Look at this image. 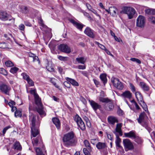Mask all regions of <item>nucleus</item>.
I'll use <instances>...</instances> for the list:
<instances>
[{"instance_id": "nucleus-1", "label": "nucleus", "mask_w": 155, "mask_h": 155, "mask_svg": "<svg viewBox=\"0 0 155 155\" xmlns=\"http://www.w3.org/2000/svg\"><path fill=\"white\" fill-rule=\"evenodd\" d=\"M63 144L66 147L73 146L77 142L76 137L73 131L64 134L62 137Z\"/></svg>"}, {"instance_id": "nucleus-2", "label": "nucleus", "mask_w": 155, "mask_h": 155, "mask_svg": "<svg viewBox=\"0 0 155 155\" xmlns=\"http://www.w3.org/2000/svg\"><path fill=\"white\" fill-rule=\"evenodd\" d=\"M100 101L102 103H105L104 108L108 111L112 110L114 108L113 101L107 97H104L100 96L99 98Z\"/></svg>"}, {"instance_id": "nucleus-3", "label": "nucleus", "mask_w": 155, "mask_h": 155, "mask_svg": "<svg viewBox=\"0 0 155 155\" xmlns=\"http://www.w3.org/2000/svg\"><path fill=\"white\" fill-rule=\"evenodd\" d=\"M34 97L35 103L38 106V107L36 108L37 111L41 116L43 117L45 116L46 114L44 110L43 105L38 95L35 96Z\"/></svg>"}, {"instance_id": "nucleus-4", "label": "nucleus", "mask_w": 155, "mask_h": 155, "mask_svg": "<svg viewBox=\"0 0 155 155\" xmlns=\"http://www.w3.org/2000/svg\"><path fill=\"white\" fill-rule=\"evenodd\" d=\"M121 13L126 14L127 15L129 19H132L136 13L135 9L130 7L124 6L123 7Z\"/></svg>"}, {"instance_id": "nucleus-5", "label": "nucleus", "mask_w": 155, "mask_h": 155, "mask_svg": "<svg viewBox=\"0 0 155 155\" xmlns=\"http://www.w3.org/2000/svg\"><path fill=\"white\" fill-rule=\"evenodd\" d=\"M146 117L145 113L144 112L141 113L139 115L138 119H137L138 122L143 126L147 128V123L145 120V118Z\"/></svg>"}, {"instance_id": "nucleus-6", "label": "nucleus", "mask_w": 155, "mask_h": 155, "mask_svg": "<svg viewBox=\"0 0 155 155\" xmlns=\"http://www.w3.org/2000/svg\"><path fill=\"white\" fill-rule=\"evenodd\" d=\"M146 21L145 17L141 15H140L136 20V25L140 28H143L145 25Z\"/></svg>"}, {"instance_id": "nucleus-7", "label": "nucleus", "mask_w": 155, "mask_h": 155, "mask_svg": "<svg viewBox=\"0 0 155 155\" xmlns=\"http://www.w3.org/2000/svg\"><path fill=\"white\" fill-rule=\"evenodd\" d=\"M123 142L125 150L126 151H127L128 150H132L134 149V145L129 139H124L123 140Z\"/></svg>"}, {"instance_id": "nucleus-8", "label": "nucleus", "mask_w": 155, "mask_h": 155, "mask_svg": "<svg viewBox=\"0 0 155 155\" xmlns=\"http://www.w3.org/2000/svg\"><path fill=\"white\" fill-rule=\"evenodd\" d=\"M111 81L113 84L114 86L117 89L119 90H122L123 89L124 87L123 85L117 78H111Z\"/></svg>"}, {"instance_id": "nucleus-9", "label": "nucleus", "mask_w": 155, "mask_h": 155, "mask_svg": "<svg viewBox=\"0 0 155 155\" xmlns=\"http://www.w3.org/2000/svg\"><path fill=\"white\" fill-rule=\"evenodd\" d=\"M74 121L76 122L78 125L82 130H84L85 129V124L81 118L77 114L74 118Z\"/></svg>"}, {"instance_id": "nucleus-10", "label": "nucleus", "mask_w": 155, "mask_h": 155, "mask_svg": "<svg viewBox=\"0 0 155 155\" xmlns=\"http://www.w3.org/2000/svg\"><path fill=\"white\" fill-rule=\"evenodd\" d=\"M0 19L3 21L8 20L9 21H11L12 23L14 22V19L10 18L9 15L4 12L0 11Z\"/></svg>"}, {"instance_id": "nucleus-11", "label": "nucleus", "mask_w": 155, "mask_h": 155, "mask_svg": "<svg viewBox=\"0 0 155 155\" xmlns=\"http://www.w3.org/2000/svg\"><path fill=\"white\" fill-rule=\"evenodd\" d=\"M11 88L9 86L6 84H3L0 85V90L2 92L8 95Z\"/></svg>"}, {"instance_id": "nucleus-12", "label": "nucleus", "mask_w": 155, "mask_h": 155, "mask_svg": "<svg viewBox=\"0 0 155 155\" xmlns=\"http://www.w3.org/2000/svg\"><path fill=\"white\" fill-rule=\"evenodd\" d=\"M32 143L34 146H37L42 147V149H44V146L43 144L42 141L41 140L40 137H38L35 139H33L32 140Z\"/></svg>"}, {"instance_id": "nucleus-13", "label": "nucleus", "mask_w": 155, "mask_h": 155, "mask_svg": "<svg viewBox=\"0 0 155 155\" xmlns=\"http://www.w3.org/2000/svg\"><path fill=\"white\" fill-rule=\"evenodd\" d=\"M40 123L38 122L37 124V126L31 127V138L36 137L39 134V132L38 129V127H39Z\"/></svg>"}, {"instance_id": "nucleus-14", "label": "nucleus", "mask_w": 155, "mask_h": 155, "mask_svg": "<svg viewBox=\"0 0 155 155\" xmlns=\"http://www.w3.org/2000/svg\"><path fill=\"white\" fill-rule=\"evenodd\" d=\"M58 49L61 51L67 53H69L71 52L70 47L65 44L60 45L58 47Z\"/></svg>"}, {"instance_id": "nucleus-15", "label": "nucleus", "mask_w": 155, "mask_h": 155, "mask_svg": "<svg viewBox=\"0 0 155 155\" xmlns=\"http://www.w3.org/2000/svg\"><path fill=\"white\" fill-rule=\"evenodd\" d=\"M70 21L71 23L76 28L81 31H82L83 27L85 26L82 23L78 22L72 19H71L70 20Z\"/></svg>"}, {"instance_id": "nucleus-16", "label": "nucleus", "mask_w": 155, "mask_h": 155, "mask_svg": "<svg viewBox=\"0 0 155 155\" xmlns=\"http://www.w3.org/2000/svg\"><path fill=\"white\" fill-rule=\"evenodd\" d=\"M84 33L88 36L91 38L95 37L94 31L89 27H87L84 31Z\"/></svg>"}, {"instance_id": "nucleus-17", "label": "nucleus", "mask_w": 155, "mask_h": 155, "mask_svg": "<svg viewBox=\"0 0 155 155\" xmlns=\"http://www.w3.org/2000/svg\"><path fill=\"white\" fill-rule=\"evenodd\" d=\"M123 124L122 123L117 124H116L115 131L113 133L116 135H117V133H118L119 136H122L123 135L122 132L121 130V127Z\"/></svg>"}, {"instance_id": "nucleus-18", "label": "nucleus", "mask_w": 155, "mask_h": 155, "mask_svg": "<svg viewBox=\"0 0 155 155\" xmlns=\"http://www.w3.org/2000/svg\"><path fill=\"white\" fill-rule=\"evenodd\" d=\"M29 120L32 124L31 127L36 126L37 119L35 115L32 113H30L29 115Z\"/></svg>"}, {"instance_id": "nucleus-19", "label": "nucleus", "mask_w": 155, "mask_h": 155, "mask_svg": "<svg viewBox=\"0 0 155 155\" xmlns=\"http://www.w3.org/2000/svg\"><path fill=\"white\" fill-rule=\"evenodd\" d=\"M107 121L109 124L114 125L115 123H118V120L117 117L111 116L108 117Z\"/></svg>"}, {"instance_id": "nucleus-20", "label": "nucleus", "mask_w": 155, "mask_h": 155, "mask_svg": "<svg viewBox=\"0 0 155 155\" xmlns=\"http://www.w3.org/2000/svg\"><path fill=\"white\" fill-rule=\"evenodd\" d=\"M89 101L91 106L94 110L96 111L97 110L100 109L101 108V105L94 101L90 100Z\"/></svg>"}, {"instance_id": "nucleus-21", "label": "nucleus", "mask_w": 155, "mask_h": 155, "mask_svg": "<svg viewBox=\"0 0 155 155\" xmlns=\"http://www.w3.org/2000/svg\"><path fill=\"white\" fill-rule=\"evenodd\" d=\"M139 85L140 87L144 91H148L149 90V86L145 82H140L139 83Z\"/></svg>"}, {"instance_id": "nucleus-22", "label": "nucleus", "mask_w": 155, "mask_h": 155, "mask_svg": "<svg viewBox=\"0 0 155 155\" xmlns=\"http://www.w3.org/2000/svg\"><path fill=\"white\" fill-rule=\"evenodd\" d=\"M121 95L123 97L130 99L132 97V93L129 91H125Z\"/></svg>"}, {"instance_id": "nucleus-23", "label": "nucleus", "mask_w": 155, "mask_h": 155, "mask_svg": "<svg viewBox=\"0 0 155 155\" xmlns=\"http://www.w3.org/2000/svg\"><path fill=\"white\" fill-rule=\"evenodd\" d=\"M110 14L113 16H115L117 14L118 11L117 8L114 7H111L110 8Z\"/></svg>"}, {"instance_id": "nucleus-24", "label": "nucleus", "mask_w": 155, "mask_h": 155, "mask_svg": "<svg viewBox=\"0 0 155 155\" xmlns=\"http://www.w3.org/2000/svg\"><path fill=\"white\" fill-rule=\"evenodd\" d=\"M124 135L126 137H129L134 139L136 135L134 132L133 131H130L128 133H124Z\"/></svg>"}, {"instance_id": "nucleus-25", "label": "nucleus", "mask_w": 155, "mask_h": 155, "mask_svg": "<svg viewBox=\"0 0 155 155\" xmlns=\"http://www.w3.org/2000/svg\"><path fill=\"white\" fill-rule=\"evenodd\" d=\"M97 148L99 150L103 149L107 147L105 143L101 142H98L96 144Z\"/></svg>"}, {"instance_id": "nucleus-26", "label": "nucleus", "mask_w": 155, "mask_h": 155, "mask_svg": "<svg viewBox=\"0 0 155 155\" xmlns=\"http://www.w3.org/2000/svg\"><path fill=\"white\" fill-rule=\"evenodd\" d=\"M66 80L67 81L69 82V83L73 85L76 86H79V84L78 82L73 79L69 78H66Z\"/></svg>"}, {"instance_id": "nucleus-27", "label": "nucleus", "mask_w": 155, "mask_h": 155, "mask_svg": "<svg viewBox=\"0 0 155 155\" xmlns=\"http://www.w3.org/2000/svg\"><path fill=\"white\" fill-rule=\"evenodd\" d=\"M76 60L78 63L84 64L86 61V59L84 57H82L76 58Z\"/></svg>"}, {"instance_id": "nucleus-28", "label": "nucleus", "mask_w": 155, "mask_h": 155, "mask_svg": "<svg viewBox=\"0 0 155 155\" xmlns=\"http://www.w3.org/2000/svg\"><path fill=\"white\" fill-rule=\"evenodd\" d=\"M13 149L17 150H20L21 147L19 142L18 141L15 142L13 144Z\"/></svg>"}, {"instance_id": "nucleus-29", "label": "nucleus", "mask_w": 155, "mask_h": 155, "mask_svg": "<svg viewBox=\"0 0 155 155\" xmlns=\"http://www.w3.org/2000/svg\"><path fill=\"white\" fill-rule=\"evenodd\" d=\"M53 123L55 125L57 129L60 128V124L59 120L56 118H54L52 119Z\"/></svg>"}, {"instance_id": "nucleus-30", "label": "nucleus", "mask_w": 155, "mask_h": 155, "mask_svg": "<svg viewBox=\"0 0 155 155\" xmlns=\"http://www.w3.org/2000/svg\"><path fill=\"white\" fill-rule=\"evenodd\" d=\"M135 95L136 98L139 102L143 100V98L142 95L140 92L138 91L135 92Z\"/></svg>"}, {"instance_id": "nucleus-31", "label": "nucleus", "mask_w": 155, "mask_h": 155, "mask_svg": "<svg viewBox=\"0 0 155 155\" xmlns=\"http://www.w3.org/2000/svg\"><path fill=\"white\" fill-rule=\"evenodd\" d=\"M100 78L104 85H105L107 81L106 74H101L100 75Z\"/></svg>"}, {"instance_id": "nucleus-32", "label": "nucleus", "mask_w": 155, "mask_h": 155, "mask_svg": "<svg viewBox=\"0 0 155 155\" xmlns=\"http://www.w3.org/2000/svg\"><path fill=\"white\" fill-rule=\"evenodd\" d=\"M116 139L115 141L116 145L117 147L119 148L121 147V146L120 145V144L121 142V139L119 138L118 135H116Z\"/></svg>"}, {"instance_id": "nucleus-33", "label": "nucleus", "mask_w": 155, "mask_h": 155, "mask_svg": "<svg viewBox=\"0 0 155 155\" xmlns=\"http://www.w3.org/2000/svg\"><path fill=\"white\" fill-rule=\"evenodd\" d=\"M139 103L141 105L143 108L144 110L145 111H148L147 105L145 104V103L144 102L143 100L142 101H140V102H139Z\"/></svg>"}, {"instance_id": "nucleus-34", "label": "nucleus", "mask_w": 155, "mask_h": 155, "mask_svg": "<svg viewBox=\"0 0 155 155\" xmlns=\"http://www.w3.org/2000/svg\"><path fill=\"white\" fill-rule=\"evenodd\" d=\"M35 151L36 155H45L40 147L36 148H35Z\"/></svg>"}, {"instance_id": "nucleus-35", "label": "nucleus", "mask_w": 155, "mask_h": 155, "mask_svg": "<svg viewBox=\"0 0 155 155\" xmlns=\"http://www.w3.org/2000/svg\"><path fill=\"white\" fill-rule=\"evenodd\" d=\"M84 144L85 147L89 151H91V148L89 143L88 141L85 140L84 141Z\"/></svg>"}, {"instance_id": "nucleus-36", "label": "nucleus", "mask_w": 155, "mask_h": 155, "mask_svg": "<svg viewBox=\"0 0 155 155\" xmlns=\"http://www.w3.org/2000/svg\"><path fill=\"white\" fill-rule=\"evenodd\" d=\"M21 11L22 13L25 14L27 13L28 12V8L25 6H22L21 8Z\"/></svg>"}, {"instance_id": "nucleus-37", "label": "nucleus", "mask_w": 155, "mask_h": 155, "mask_svg": "<svg viewBox=\"0 0 155 155\" xmlns=\"http://www.w3.org/2000/svg\"><path fill=\"white\" fill-rule=\"evenodd\" d=\"M6 66L8 67H12L14 66L13 63L10 61H8L5 62Z\"/></svg>"}, {"instance_id": "nucleus-38", "label": "nucleus", "mask_w": 155, "mask_h": 155, "mask_svg": "<svg viewBox=\"0 0 155 155\" xmlns=\"http://www.w3.org/2000/svg\"><path fill=\"white\" fill-rule=\"evenodd\" d=\"M19 69L16 67H14L11 68L10 70V71L12 74H14L16 73L18 71Z\"/></svg>"}, {"instance_id": "nucleus-39", "label": "nucleus", "mask_w": 155, "mask_h": 155, "mask_svg": "<svg viewBox=\"0 0 155 155\" xmlns=\"http://www.w3.org/2000/svg\"><path fill=\"white\" fill-rule=\"evenodd\" d=\"M21 113L19 110H16L15 112V116L17 117H21Z\"/></svg>"}, {"instance_id": "nucleus-40", "label": "nucleus", "mask_w": 155, "mask_h": 155, "mask_svg": "<svg viewBox=\"0 0 155 155\" xmlns=\"http://www.w3.org/2000/svg\"><path fill=\"white\" fill-rule=\"evenodd\" d=\"M148 21L153 24H155V17L150 16L148 18Z\"/></svg>"}, {"instance_id": "nucleus-41", "label": "nucleus", "mask_w": 155, "mask_h": 155, "mask_svg": "<svg viewBox=\"0 0 155 155\" xmlns=\"http://www.w3.org/2000/svg\"><path fill=\"white\" fill-rule=\"evenodd\" d=\"M134 141L138 143H140L142 142V140L139 137L136 135L134 138L133 139Z\"/></svg>"}, {"instance_id": "nucleus-42", "label": "nucleus", "mask_w": 155, "mask_h": 155, "mask_svg": "<svg viewBox=\"0 0 155 155\" xmlns=\"http://www.w3.org/2000/svg\"><path fill=\"white\" fill-rule=\"evenodd\" d=\"M0 73L5 76H6L8 74V73L6 70L2 68H0Z\"/></svg>"}, {"instance_id": "nucleus-43", "label": "nucleus", "mask_w": 155, "mask_h": 155, "mask_svg": "<svg viewBox=\"0 0 155 155\" xmlns=\"http://www.w3.org/2000/svg\"><path fill=\"white\" fill-rule=\"evenodd\" d=\"M21 75L22 76L23 78L26 81H28V80L30 78L29 76L25 73H22Z\"/></svg>"}, {"instance_id": "nucleus-44", "label": "nucleus", "mask_w": 155, "mask_h": 155, "mask_svg": "<svg viewBox=\"0 0 155 155\" xmlns=\"http://www.w3.org/2000/svg\"><path fill=\"white\" fill-rule=\"evenodd\" d=\"M145 12L146 14L148 15H152V8H148L145 9Z\"/></svg>"}, {"instance_id": "nucleus-45", "label": "nucleus", "mask_w": 155, "mask_h": 155, "mask_svg": "<svg viewBox=\"0 0 155 155\" xmlns=\"http://www.w3.org/2000/svg\"><path fill=\"white\" fill-rule=\"evenodd\" d=\"M94 43L95 44L98 45V47L100 48H101V49L104 50L106 48L105 47L104 45H103L101 44H100L99 42H98L97 41H95L94 42Z\"/></svg>"}, {"instance_id": "nucleus-46", "label": "nucleus", "mask_w": 155, "mask_h": 155, "mask_svg": "<svg viewBox=\"0 0 155 155\" xmlns=\"http://www.w3.org/2000/svg\"><path fill=\"white\" fill-rule=\"evenodd\" d=\"M130 60L132 61L135 62L139 64H140L141 63V61L137 58H130Z\"/></svg>"}, {"instance_id": "nucleus-47", "label": "nucleus", "mask_w": 155, "mask_h": 155, "mask_svg": "<svg viewBox=\"0 0 155 155\" xmlns=\"http://www.w3.org/2000/svg\"><path fill=\"white\" fill-rule=\"evenodd\" d=\"M106 134L107 135V138L110 140H112L113 139V135L112 134H109L108 132H106Z\"/></svg>"}, {"instance_id": "nucleus-48", "label": "nucleus", "mask_w": 155, "mask_h": 155, "mask_svg": "<svg viewBox=\"0 0 155 155\" xmlns=\"http://www.w3.org/2000/svg\"><path fill=\"white\" fill-rule=\"evenodd\" d=\"M30 86H32L34 85V82L30 78L27 81Z\"/></svg>"}, {"instance_id": "nucleus-49", "label": "nucleus", "mask_w": 155, "mask_h": 155, "mask_svg": "<svg viewBox=\"0 0 155 155\" xmlns=\"http://www.w3.org/2000/svg\"><path fill=\"white\" fill-rule=\"evenodd\" d=\"M129 85L131 91L132 92H135L136 91V88L131 83H129Z\"/></svg>"}, {"instance_id": "nucleus-50", "label": "nucleus", "mask_w": 155, "mask_h": 155, "mask_svg": "<svg viewBox=\"0 0 155 155\" xmlns=\"http://www.w3.org/2000/svg\"><path fill=\"white\" fill-rule=\"evenodd\" d=\"M98 141V138L93 139L91 140V142L93 145H95Z\"/></svg>"}, {"instance_id": "nucleus-51", "label": "nucleus", "mask_w": 155, "mask_h": 155, "mask_svg": "<svg viewBox=\"0 0 155 155\" xmlns=\"http://www.w3.org/2000/svg\"><path fill=\"white\" fill-rule=\"evenodd\" d=\"M59 60L61 61H66L67 60L68 58L67 57H63L61 56H59L58 57Z\"/></svg>"}, {"instance_id": "nucleus-52", "label": "nucleus", "mask_w": 155, "mask_h": 155, "mask_svg": "<svg viewBox=\"0 0 155 155\" xmlns=\"http://www.w3.org/2000/svg\"><path fill=\"white\" fill-rule=\"evenodd\" d=\"M83 151L85 155H91L89 153L91 151H89L87 149L84 148Z\"/></svg>"}, {"instance_id": "nucleus-53", "label": "nucleus", "mask_w": 155, "mask_h": 155, "mask_svg": "<svg viewBox=\"0 0 155 155\" xmlns=\"http://www.w3.org/2000/svg\"><path fill=\"white\" fill-rule=\"evenodd\" d=\"M68 81H65L64 83V86L68 88H70L71 84L69 83L68 82Z\"/></svg>"}, {"instance_id": "nucleus-54", "label": "nucleus", "mask_w": 155, "mask_h": 155, "mask_svg": "<svg viewBox=\"0 0 155 155\" xmlns=\"http://www.w3.org/2000/svg\"><path fill=\"white\" fill-rule=\"evenodd\" d=\"M11 128V126H7L5 127L3 130V131H2V133H3V136H4V134H5V133L6 131L9 128Z\"/></svg>"}, {"instance_id": "nucleus-55", "label": "nucleus", "mask_w": 155, "mask_h": 155, "mask_svg": "<svg viewBox=\"0 0 155 155\" xmlns=\"http://www.w3.org/2000/svg\"><path fill=\"white\" fill-rule=\"evenodd\" d=\"M83 12L84 16H86L87 18L90 19V20H92V18L90 16V15H89V14L88 13L85 12Z\"/></svg>"}, {"instance_id": "nucleus-56", "label": "nucleus", "mask_w": 155, "mask_h": 155, "mask_svg": "<svg viewBox=\"0 0 155 155\" xmlns=\"http://www.w3.org/2000/svg\"><path fill=\"white\" fill-rule=\"evenodd\" d=\"M8 104L10 107H14V106L15 105V102L14 101H11L8 103Z\"/></svg>"}, {"instance_id": "nucleus-57", "label": "nucleus", "mask_w": 155, "mask_h": 155, "mask_svg": "<svg viewBox=\"0 0 155 155\" xmlns=\"http://www.w3.org/2000/svg\"><path fill=\"white\" fill-rule=\"evenodd\" d=\"M78 68L79 69L84 70L86 68V67L84 65H79L78 66Z\"/></svg>"}, {"instance_id": "nucleus-58", "label": "nucleus", "mask_w": 155, "mask_h": 155, "mask_svg": "<svg viewBox=\"0 0 155 155\" xmlns=\"http://www.w3.org/2000/svg\"><path fill=\"white\" fill-rule=\"evenodd\" d=\"M81 73L84 76L87 77L88 76V74L87 72L86 71H80Z\"/></svg>"}, {"instance_id": "nucleus-59", "label": "nucleus", "mask_w": 155, "mask_h": 155, "mask_svg": "<svg viewBox=\"0 0 155 155\" xmlns=\"http://www.w3.org/2000/svg\"><path fill=\"white\" fill-rule=\"evenodd\" d=\"M19 29L23 31L24 30L25 26L24 25L21 24L19 26Z\"/></svg>"}, {"instance_id": "nucleus-60", "label": "nucleus", "mask_w": 155, "mask_h": 155, "mask_svg": "<svg viewBox=\"0 0 155 155\" xmlns=\"http://www.w3.org/2000/svg\"><path fill=\"white\" fill-rule=\"evenodd\" d=\"M93 81L97 87H98L100 85L99 82L97 80L94 79Z\"/></svg>"}, {"instance_id": "nucleus-61", "label": "nucleus", "mask_w": 155, "mask_h": 155, "mask_svg": "<svg viewBox=\"0 0 155 155\" xmlns=\"http://www.w3.org/2000/svg\"><path fill=\"white\" fill-rule=\"evenodd\" d=\"M117 113L120 115H122L123 114V111L120 108L118 109Z\"/></svg>"}, {"instance_id": "nucleus-62", "label": "nucleus", "mask_w": 155, "mask_h": 155, "mask_svg": "<svg viewBox=\"0 0 155 155\" xmlns=\"http://www.w3.org/2000/svg\"><path fill=\"white\" fill-rule=\"evenodd\" d=\"M4 36L5 38H8V39H10L11 38H13L12 36V35L11 34H9L8 35L5 34Z\"/></svg>"}, {"instance_id": "nucleus-63", "label": "nucleus", "mask_w": 155, "mask_h": 155, "mask_svg": "<svg viewBox=\"0 0 155 155\" xmlns=\"http://www.w3.org/2000/svg\"><path fill=\"white\" fill-rule=\"evenodd\" d=\"M30 92L31 94H33L34 97H35V96H36V95H38L36 93V91L35 90H31V91H30Z\"/></svg>"}, {"instance_id": "nucleus-64", "label": "nucleus", "mask_w": 155, "mask_h": 155, "mask_svg": "<svg viewBox=\"0 0 155 155\" xmlns=\"http://www.w3.org/2000/svg\"><path fill=\"white\" fill-rule=\"evenodd\" d=\"M104 50L105 51L106 53L108 54L109 55L113 57H114V56L108 50H107L106 48Z\"/></svg>"}]
</instances>
